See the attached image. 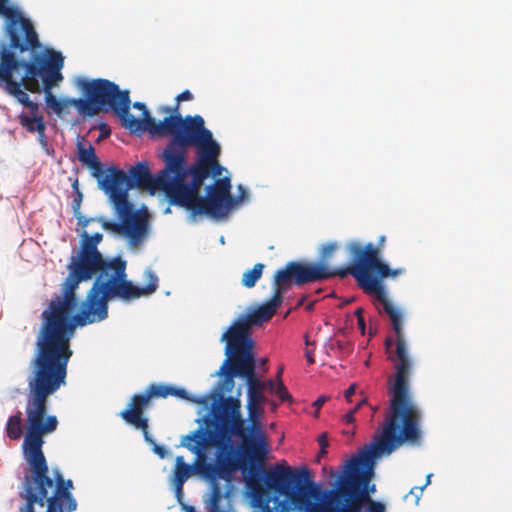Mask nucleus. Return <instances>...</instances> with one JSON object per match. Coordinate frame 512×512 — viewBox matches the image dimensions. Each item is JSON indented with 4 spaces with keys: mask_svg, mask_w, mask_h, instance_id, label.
Here are the masks:
<instances>
[{
    "mask_svg": "<svg viewBox=\"0 0 512 512\" xmlns=\"http://www.w3.org/2000/svg\"><path fill=\"white\" fill-rule=\"evenodd\" d=\"M81 237L80 252L71 258L60 293L41 312L33 357L69 361L77 327L105 320L109 300L129 301L148 296L158 288L159 279L152 270L144 273L147 285L138 287L127 280L126 261H106L97 249L102 233L90 235L83 231Z\"/></svg>",
    "mask_w": 512,
    "mask_h": 512,
    "instance_id": "1",
    "label": "nucleus"
},
{
    "mask_svg": "<svg viewBox=\"0 0 512 512\" xmlns=\"http://www.w3.org/2000/svg\"><path fill=\"white\" fill-rule=\"evenodd\" d=\"M390 394V413L381 434L368 451L347 462L345 472L334 488L301 487L305 478L290 473L279 476L290 494L282 511L295 507L304 512H363V503L368 499L367 487L374 474V459L390 454L406 442L415 444L421 439V413L411 394Z\"/></svg>",
    "mask_w": 512,
    "mask_h": 512,
    "instance_id": "2",
    "label": "nucleus"
},
{
    "mask_svg": "<svg viewBox=\"0 0 512 512\" xmlns=\"http://www.w3.org/2000/svg\"><path fill=\"white\" fill-rule=\"evenodd\" d=\"M69 361L32 357L29 364L28 393L26 398V434L22 444L29 474L23 480L25 500L20 512H73L77 502L70 490L71 480L60 472L55 479L49 477V468L42 451L44 436L58 426L55 415L48 414V399L65 385Z\"/></svg>",
    "mask_w": 512,
    "mask_h": 512,
    "instance_id": "3",
    "label": "nucleus"
},
{
    "mask_svg": "<svg viewBox=\"0 0 512 512\" xmlns=\"http://www.w3.org/2000/svg\"><path fill=\"white\" fill-rule=\"evenodd\" d=\"M9 0H0V15L7 20L5 35L8 42L0 43V82L8 94L26 107L30 114H37L39 106L33 102L22 87L31 93H40L44 82L47 51L36 53L41 47L32 22L22 16Z\"/></svg>",
    "mask_w": 512,
    "mask_h": 512,
    "instance_id": "4",
    "label": "nucleus"
},
{
    "mask_svg": "<svg viewBox=\"0 0 512 512\" xmlns=\"http://www.w3.org/2000/svg\"><path fill=\"white\" fill-rule=\"evenodd\" d=\"M9 0H0V15L7 20L5 35L8 42L0 43V82L8 94L26 107L30 114H37L39 106L33 102L22 87L31 93H40L44 82L47 51L36 53L41 47L32 22L22 16Z\"/></svg>",
    "mask_w": 512,
    "mask_h": 512,
    "instance_id": "5",
    "label": "nucleus"
},
{
    "mask_svg": "<svg viewBox=\"0 0 512 512\" xmlns=\"http://www.w3.org/2000/svg\"><path fill=\"white\" fill-rule=\"evenodd\" d=\"M349 249L351 265L348 267L331 268L325 263L288 262L285 268L277 270L274 274V293L271 299L253 312L240 316L231 326L247 327V330L250 331L252 326L269 321L281 306L283 294L292 284L303 285L335 276L344 278L350 274L356 279L358 286L363 291L376 292L382 295L378 282L368 274L369 270L375 268L383 274L386 273V267L377 262L372 246L369 245L367 250H361L358 245L352 244Z\"/></svg>",
    "mask_w": 512,
    "mask_h": 512,
    "instance_id": "6",
    "label": "nucleus"
},
{
    "mask_svg": "<svg viewBox=\"0 0 512 512\" xmlns=\"http://www.w3.org/2000/svg\"><path fill=\"white\" fill-rule=\"evenodd\" d=\"M220 145L213 135L205 140L191 142V146H180L163 150L161 159L165 164V173L169 172L168 199L171 204L193 208L199 198L200 188L212 173H222L219 164Z\"/></svg>",
    "mask_w": 512,
    "mask_h": 512,
    "instance_id": "7",
    "label": "nucleus"
},
{
    "mask_svg": "<svg viewBox=\"0 0 512 512\" xmlns=\"http://www.w3.org/2000/svg\"><path fill=\"white\" fill-rule=\"evenodd\" d=\"M386 238L384 235L380 236L378 239L377 246H375L373 243H367L365 246H362L359 242H350L346 245L347 251L350 253L349 247L352 244H356L360 247L361 250H367V247L369 245L372 246V250L375 253V257L378 263L386 267V273H382L379 269H371L369 270L368 274L371 278H374L379 286L380 290L382 292V295L376 293V292H369L364 291L366 294L372 295L381 305L383 308V311L389 316V319L392 324V328L396 335V341H395V353L393 355L388 356V360L393 362L395 374L390 377L389 381V392H402V393H410L409 388V375L412 369V359L409 356L406 341L403 334V327H402V318L403 313L401 309L394 306L388 299L387 293L385 291V288L382 284V279L387 277L395 278L398 275L402 274L404 272L403 269H391L386 263L381 261L380 258V251L383 248L385 244Z\"/></svg>",
    "mask_w": 512,
    "mask_h": 512,
    "instance_id": "8",
    "label": "nucleus"
},
{
    "mask_svg": "<svg viewBox=\"0 0 512 512\" xmlns=\"http://www.w3.org/2000/svg\"><path fill=\"white\" fill-rule=\"evenodd\" d=\"M221 340L226 341L227 358L220 367L219 374L225 377L227 383H232L235 377L244 379L248 387V402L260 405L264 401L262 391L265 383L256 376L251 331L247 327L230 326Z\"/></svg>",
    "mask_w": 512,
    "mask_h": 512,
    "instance_id": "9",
    "label": "nucleus"
},
{
    "mask_svg": "<svg viewBox=\"0 0 512 512\" xmlns=\"http://www.w3.org/2000/svg\"><path fill=\"white\" fill-rule=\"evenodd\" d=\"M288 473L294 475L295 477L300 476L305 478V480L301 482V487L316 485L310 479V473L308 469L303 468L300 470H294L289 466L277 464L274 468L264 471L263 480L265 487L261 484L260 480L255 477H249L246 480V486L251 494L253 501L258 506L266 510V512H304L303 510H299L295 507H290L289 509L282 511L284 506L283 504L290 500V494L288 490L286 491V484L279 480V476L286 475Z\"/></svg>",
    "mask_w": 512,
    "mask_h": 512,
    "instance_id": "10",
    "label": "nucleus"
},
{
    "mask_svg": "<svg viewBox=\"0 0 512 512\" xmlns=\"http://www.w3.org/2000/svg\"><path fill=\"white\" fill-rule=\"evenodd\" d=\"M99 186L107 195H123L129 201L128 191L137 187L145 189L151 194L163 191L168 197L169 172L165 167L153 177L147 162H138L132 166L128 174L116 167H109L106 175L99 179Z\"/></svg>",
    "mask_w": 512,
    "mask_h": 512,
    "instance_id": "11",
    "label": "nucleus"
},
{
    "mask_svg": "<svg viewBox=\"0 0 512 512\" xmlns=\"http://www.w3.org/2000/svg\"><path fill=\"white\" fill-rule=\"evenodd\" d=\"M170 115L163 120L156 121L148 119L157 137L170 136L164 150L174 149L180 146H191V142L205 140L212 136V132L205 127V122L200 115H187L182 117L180 113V102L176 101L170 107Z\"/></svg>",
    "mask_w": 512,
    "mask_h": 512,
    "instance_id": "12",
    "label": "nucleus"
},
{
    "mask_svg": "<svg viewBox=\"0 0 512 512\" xmlns=\"http://www.w3.org/2000/svg\"><path fill=\"white\" fill-rule=\"evenodd\" d=\"M80 87L85 99L73 101L80 114L93 117L101 111L111 110L115 115L118 111L126 112L129 92L120 90L114 82L103 78L83 80Z\"/></svg>",
    "mask_w": 512,
    "mask_h": 512,
    "instance_id": "13",
    "label": "nucleus"
},
{
    "mask_svg": "<svg viewBox=\"0 0 512 512\" xmlns=\"http://www.w3.org/2000/svg\"><path fill=\"white\" fill-rule=\"evenodd\" d=\"M114 209L121 220L120 222L107 221L97 218L102 228L115 234L125 236L132 245H138L144 241L148 234V213L146 209L134 210L130 201H126L124 194L108 195Z\"/></svg>",
    "mask_w": 512,
    "mask_h": 512,
    "instance_id": "14",
    "label": "nucleus"
},
{
    "mask_svg": "<svg viewBox=\"0 0 512 512\" xmlns=\"http://www.w3.org/2000/svg\"><path fill=\"white\" fill-rule=\"evenodd\" d=\"M231 183L228 177L218 179L208 187L207 197L199 196L195 201L193 208L188 210L193 215L207 214L219 216L238 204L239 199H235L231 193Z\"/></svg>",
    "mask_w": 512,
    "mask_h": 512,
    "instance_id": "15",
    "label": "nucleus"
},
{
    "mask_svg": "<svg viewBox=\"0 0 512 512\" xmlns=\"http://www.w3.org/2000/svg\"><path fill=\"white\" fill-rule=\"evenodd\" d=\"M64 66V57L59 51L47 49L46 69L42 91L45 93V102L56 115L62 116L64 110L68 106H74L73 101L76 99H58L52 94L51 90L57 86L62 80L63 75L61 69Z\"/></svg>",
    "mask_w": 512,
    "mask_h": 512,
    "instance_id": "16",
    "label": "nucleus"
},
{
    "mask_svg": "<svg viewBox=\"0 0 512 512\" xmlns=\"http://www.w3.org/2000/svg\"><path fill=\"white\" fill-rule=\"evenodd\" d=\"M217 430L222 437L224 442H231V436H238L242 438L243 441V450L245 455L249 458V462L251 464V476L255 477L257 474V465H262L264 462L265 456L257 457L254 456L252 452V448L250 446V441L252 440V434L249 433L246 426V421L243 419L241 413L227 419L226 421L216 425Z\"/></svg>",
    "mask_w": 512,
    "mask_h": 512,
    "instance_id": "17",
    "label": "nucleus"
},
{
    "mask_svg": "<svg viewBox=\"0 0 512 512\" xmlns=\"http://www.w3.org/2000/svg\"><path fill=\"white\" fill-rule=\"evenodd\" d=\"M219 451L216 456L215 464H208L206 466L207 474L222 479L228 478L232 472L241 468L243 471L246 469V460L249 458L243 451L241 458L235 457L233 454V447L231 442H221L218 444Z\"/></svg>",
    "mask_w": 512,
    "mask_h": 512,
    "instance_id": "18",
    "label": "nucleus"
},
{
    "mask_svg": "<svg viewBox=\"0 0 512 512\" xmlns=\"http://www.w3.org/2000/svg\"><path fill=\"white\" fill-rule=\"evenodd\" d=\"M150 400L145 392L135 394L130 401L127 409L120 413V416L126 423L140 429L148 443H154L148 431V419L143 417V411L149 407Z\"/></svg>",
    "mask_w": 512,
    "mask_h": 512,
    "instance_id": "19",
    "label": "nucleus"
},
{
    "mask_svg": "<svg viewBox=\"0 0 512 512\" xmlns=\"http://www.w3.org/2000/svg\"><path fill=\"white\" fill-rule=\"evenodd\" d=\"M131 100L129 99V103L127 104L126 112L118 111L117 115L121 121V125L128 129L131 133H140V132H148L151 136H156V133L152 127V125L148 122V119H154L147 107L142 102H134L133 107L142 111V119L135 118L130 113Z\"/></svg>",
    "mask_w": 512,
    "mask_h": 512,
    "instance_id": "20",
    "label": "nucleus"
},
{
    "mask_svg": "<svg viewBox=\"0 0 512 512\" xmlns=\"http://www.w3.org/2000/svg\"><path fill=\"white\" fill-rule=\"evenodd\" d=\"M247 409L249 412L250 423L247 425V430L252 434V440L250 446L254 456L262 457L266 456L268 444L266 442L265 433L262 430L261 423L259 421L260 416V405L247 403Z\"/></svg>",
    "mask_w": 512,
    "mask_h": 512,
    "instance_id": "21",
    "label": "nucleus"
},
{
    "mask_svg": "<svg viewBox=\"0 0 512 512\" xmlns=\"http://www.w3.org/2000/svg\"><path fill=\"white\" fill-rule=\"evenodd\" d=\"M206 512H231V499L229 492H223L221 486L213 481L210 491L204 499Z\"/></svg>",
    "mask_w": 512,
    "mask_h": 512,
    "instance_id": "22",
    "label": "nucleus"
},
{
    "mask_svg": "<svg viewBox=\"0 0 512 512\" xmlns=\"http://www.w3.org/2000/svg\"><path fill=\"white\" fill-rule=\"evenodd\" d=\"M241 413V402L237 398H222L219 409L215 412L216 425Z\"/></svg>",
    "mask_w": 512,
    "mask_h": 512,
    "instance_id": "23",
    "label": "nucleus"
},
{
    "mask_svg": "<svg viewBox=\"0 0 512 512\" xmlns=\"http://www.w3.org/2000/svg\"><path fill=\"white\" fill-rule=\"evenodd\" d=\"M181 444L191 452L200 456L202 450L206 447L207 444L206 432L202 428H198L190 434L184 436Z\"/></svg>",
    "mask_w": 512,
    "mask_h": 512,
    "instance_id": "24",
    "label": "nucleus"
},
{
    "mask_svg": "<svg viewBox=\"0 0 512 512\" xmlns=\"http://www.w3.org/2000/svg\"><path fill=\"white\" fill-rule=\"evenodd\" d=\"M78 159L80 162L92 169L94 171V175L99 178L102 173V166L91 144H89L88 148L78 144Z\"/></svg>",
    "mask_w": 512,
    "mask_h": 512,
    "instance_id": "25",
    "label": "nucleus"
},
{
    "mask_svg": "<svg viewBox=\"0 0 512 512\" xmlns=\"http://www.w3.org/2000/svg\"><path fill=\"white\" fill-rule=\"evenodd\" d=\"M19 122L28 132L34 133L37 132L41 137H44L45 134V124L43 121V117L37 114H31L28 116L24 113L18 116Z\"/></svg>",
    "mask_w": 512,
    "mask_h": 512,
    "instance_id": "26",
    "label": "nucleus"
},
{
    "mask_svg": "<svg viewBox=\"0 0 512 512\" xmlns=\"http://www.w3.org/2000/svg\"><path fill=\"white\" fill-rule=\"evenodd\" d=\"M192 473V466L185 463L183 456H177L174 471V481L179 482L180 485H184V483L192 475Z\"/></svg>",
    "mask_w": 512,
    "mask_h": 512,
    "instance_id": "27",
    "label": "nucleus"
},
{
    "mask_svg": "<svg viewBox=\"0 0 512 512\" xmlns=\"http://www.w3.org/2000/svg\"><path fill=\"white\" fill-rule=\"evenodd\" d=\"M6 434L11 440H18L22 436V414L17 412L8 418Z\"/></svg>",
    "mask_w": 512,
    "mask_h": 512,
    "instance_id": "28",
    "label": "nucleus"
},
{
    "mask_svg": "<svg viewBox=\"0 0 512 512\" xmlns=\"http://www.w3.org/2000/svg\"><path fill=\"white\" fill-rule=\"evenodd\" d=\"M264 264L257 263L253 266V268L247 270L243 273L241 283L246 288H253L257 281L261 278Z\"/></svg>",
    "mask_w": 512,
    "mask_h": 512,
    "instance_id": "29",
    "label": "nucleus"
},
{
    "mask_svg": "<svg viewBox=\"0 0 512 512\" xmlns=\"http://www.w3.org/2000/svg\"><path fill=\"white\" fill-rule=\"evenodd\" d=\"M144 392L149 400L152 398H167L170 396V385L151 384Z\"/></svg>",
    "mask_w": 512,
    "mask_h": 512,
    "instance_id": "30",
    "label": "nucleus"
},
{
    "mask_svg": "<svg viewBox=\"0 0 512 512\" xmlns=\"http://www.w3.org/2000/svg\"><path fill=\"white\" fill-rule=\"evenodd\" d=\"M81 201H82V194L80 192H78L77 197L74 198V200H73L72 208H73L75 217H77V219H78V225H80L82 228H84V227L88 226V224L90 222H93L95 219L94 218L86 219L83 216L79 215Z\"/></svg>",
    "mask_w": 512,
    "mask_h": 512,
    "instance_id": "31",
    "label": "nucleus"
},
{
    "mask_svg": "<svg viewBox=\"0 0 512 512\" xmlns=\"http://www.w3.org/2000/svg\"><path fill=\"white\" fill-rule=\"evenodd\" d=\"M338 245L335 242H329L323 245L321 249V260L318 263H325L328 267H330L327 263V260L331 257V255L337 250Z\"/></svg>",
    "mask_w": 512,
    "mask_h": 512,
    "instance_id": "32",
    "label": "nucleus"
},
{
    "mask_svg": "<svg viewBox=\"0 0 512 512\" xmlns=\"http://www.w3.org/2000/svg\"><path fill=\"white\" fill-rule=\"evenodd\" d=\"M273 393L280 399L281 402L292 401V396L288 392L283 381L276 383V388Z\"/></svg>",
    "mask_w": 512,
    "mask_h": 512,
    "instance_id": "33",
    "label": "nucleus"
},
{
    "mask_svg": "<svg viewBox=\"0 0 512 512\" xmlns=\"http://www.w3.org/2000/svg\"><path fill=\"white\" fill-rule=\"evenodd\" d=\"M367 488H369V486ZM367 491H368V499L365 500L363 503V507L365 505H367V512H385V506L381 502L373 501L370 498L369 489H367Z\"/></svg>",
    "mask_w": 512,
    "mask_h": 512,
    "instance_id": "34",
    "label": "nucleus"
},
{
    "mask_svg": "<svg viewBox=\"0 0 512 512\" xmlns=\"http://www.w3.org/2000/svg\"><path fill=\"white\" fill-rule=\"evenodd\" d=\"M318 443L320 446V451H319V455H318V459H319L321 456L327 454V447L329 446V442H328V434L326 432L319 435Z\"/></svg>",
    "mask_w": 512,
    "mask_h": 512,
    "instance_id": "35",
    "label": "nucleus"
},
{
    "mask_svg": "<svg viewBox=\"0 0 512 512\" xmlns=\"http://www.w3.org/2000/svg\"><path fill=\"white\" fill-rule=\"evenodd\" d=\"M431 475L427 476L426 483L423 486H415L412 487L409 491V495H413L416 499V503H418L420 497L422 496L424 488L430 483Z\"/></svg>",
    "mask_w": 512,
    "mask_h": 512,
    "instance_id": "36",
    "label": "nucleus"
},
{
    "mask_svg": "<svg viewBox=\"0 0 512 512\" xmlns=\"http://www.w3.org/2000/svg\"><path fill=\"white\" fill-rule=\"evenodd\" d=\"M170 396H176L181 399H189L188 393L183 388H176L173 386H170Z\"/></svg>",
    "mask_w": 512,
    "mask_h": 512,
    "instance_id": "37",
    "label": "nucleus"
},
{
    "mask_svg": "<svg viewBox=\"0 0 512 512\" xmlns=\"http://www.w3.org/2000/svg\"><path fill=\"white\" fill-rule=\"evenodd\" d=\"M193 99V94L189 90H184L176 97V101H191Z\"/></svg>",
    "mask_w": 512,
    "mask_h": 512,
    "instance_id": "38",
    "label": "nucleus"
},
{
    "mask_svg": "<svg viewBox=\"0 0 512 512\" xmlns=\"http://www.w3.org/2000/svg\"><path fill=\"white\" fill-rule=\"evenodd\" d=\"M327 399H328V397H326V396H320L314 401L313 406L316 408V412H315L316 417L319 414V409L323 406V404L327 401Z\"/></svg>",
    "mask_w": 512,
    "mask_h": 512,
    "instance_id": "39",
    "label": "nucleus"
},
{
    "mask_svg": "<svg viewBox=\"0 0 512 512\" xmlns=\"http://www.w3.org/2000/svg\"><path fill=\"white\" fill-rule=\"evenodd\" d=\"M100 130V138H107L110 136L111 129L106 123H101L99 125Z\"/></svg>",
    "mask_w": 512,
    "mask_h": 512,
    "instance_id": "40",
    "label": "nucleus"
},
{
    "mask_svg": "<svg viewBox=\"0 0 512 512\" xmlns=\"http://www.w3.org/2000/svg\"><path fill=\"white\" fill-rule=\"evenodd\" d=\"M356 392V384H351L344 393V397L348 402H351L352 396Z\"/></svg>",
    "mask_w": 512,
    "mask_h": 512,
    "instance_id": "41",
    "label": "nucleus"
},
{
    "mask_svg": "<svg viewBox=\"0 0 512 512\" xmlns=\"http://www.w3.org/2000/svg\"><path fill=\"white\" fill-rule=\"evenodd\" d=\"M342 420L348 424L350 423H354L355 422V417H354V411H349L348 413H346L343 417H342Z\"/></svg>",
    "mask_w": 512,
    "mask_h": 512,
    "instance_id": "42",
    "label": "nucleus"
},
{
    "mask_svg": "<svg viewBox=\"0 0 512 512\" xmlns=\"http://www.w3.org/2000/svg\"><path fill=\"white\" fill-rule=\"evenodd\" d=\"M239 192H240L239 196L234 197L235 199H239L238 204L243 202L246 198H248V194L242 186H239Z\"/></svg>",
    "mask_w": 512,
    "mask_h": 512,
    "instance_id": "43",
    "label": "nucleus"
},
{
    "mask_svg": "<svg viewBox=\"0 0 512 512\" xmlns=\"http://www.w3.org/2000/svg\"><path fill=\"white\" fill-rule=\"evenodd\" d=\"M305 356H306V359H307V362H308L309 365L314 364L315 359H314V355H313V351L312 350H307L306 353H305Z\"/></svg>",
    "mask_w": 512,
    "mask_h": 512,
    "instance_id": "44",
    "label": "nucleus"
},
{
    "mask_svg": "<svg viewBox=\"0 0 512 512\" xmlns=\"http://www.w3.org/2000/svg\"><path fill=\"white\" fill-rule=\"evenodd\" d=\"M264 383H265V388H268L270 390V392L273 393L276 388L275 382L273 380H267Z\"/></svg>",
    "mask_w": 512,
    "mask_h": 512,
    "instance_id": "45",
    "label": "nucleus"
},
{
    "mask_svg": "<svg viewBox=\"0 0 512 512\" xmlns=\"http://www.w3.org/2000/svg\"><path fill=\"white\" fill-rule=\"evenodd\" d=\"M157 111L160 114H167V116H168V115H170L171 110H170V106H160V107H158Z\"/></svg>",
    "mask_w": 512,
    "mask_h": 512,
    "instance_id": "46",
    "label": "nucleus"
},
{
    "mask_svg": "<svg viewBox=\"0 0 512 512\" xmlns=\"http://www.w3.org/2000/svg\"><path fill=\"white\" fill-rule=\"evenodd\" d=\"M366 403H367V400L365 398H363L350 411H354V414H355Z\"/></svg>",
    "mask_w": 512,
    "mask_h": 512,
    "instance_id": "47",
    "label": "nucleus"
},
{
    "mask_svg": "<svg viewBox=\"0 0 512 512\" xmlns=\"http://www.w3.org/2000/svg\"><path fill=\"white\" fill-rule=\"evenodd\" d=\"M366 403H367V400L365 398H363L350 411H354V414H355Z\"/></svg>",
    "mask_w": 512,
    "mask_h": 512,
    "instance_id": "48",
    "label": "nucleus"
},
{
    "mask_svg": "<svg viewBox=\"0 0 512 512\" xmlns=\"http://www.w3.org/2000/svg\"><path fill=\"white\" fill-rule=\"evenodd\" d=\"M357 324H358V328L360 329L361 333L364 334L365 333V320H364V318H360L359 320H357Z\"/></svg>",
    "mask_w": 512,
    "mask_h": 512,
    "instance_id": "49",
    "label": "nucleus"
},
{
    "mask_svg": "<svg viewBox=\"0 0 512 512\" xmlns=\"http://www.w3.org/2000/svg\"><path fill=\"white\" fill-rule=\"evenodd\" d=\"M175 485H176V494H177L178 498H181L182 491H183V485H180L179 482H175Z\"/></svg>",
    "mask_w": 512,
    "mask_h": 512,
    "instance_id": "50",
    "label": "nucleus"
},
{
    "mask_svg": "<svg viewBox=\"0 0 512 512\" xmlns=\"http://www.w3.org/2000/svg\"><path fill=\"white\" fill-rule=\"evenodd\" d=\"M363 313H364V310L363 308L359 307L355 310V316L357 317V320H359L360 318H364L363 317Z\"/></svg>",
    "mask_w": 512,
    "mask_h": 512,
    "instance_id": "51",
    "label": "nucleus"
},
{
    "mask_svg": "<svg viewBox=\"0 0 512 512\" xmlns=\"http://www.w3.org/2000/svg\"><path fill=\"white\" fill-rule=\"evenodd\" d=\"M154 451H155L157 454H159L161 457H163V456H164L165 450H164V448H163V447H160V446H157V445H156V446H155V448H154Z\"/></svg>",
    "mask_w": 512,
    "mask_h": 512,
    "instance_id": "52",
    "label": "nucleus"
},
{
    "mask_svg": "<svg viewBox=\"0 0 512 512\" xmlns=\"http://www.w3.org/2000/svg\"><path fill=\"white\" fill-rule=\"evenodd\" d=\"M283 370H284L283 367H280L279 370L276 373V381H277V383L279 381H282Z\"/></svg>",
    "mask_w": 512,
    "mask_h": 512,
    "instance_id": "53",
    "label": "nucleus"
},
{
    "mask_svg": "<svg viewBox=\"0 0 512 512\" xmlns=\"http://www.w3.org/2000/svg\"><path fill=\"white\" fill-rule=\"evenodd\" d=\"M392 343H393V341H392V339H390V338H387V339L385 340V346H386V349H387V350H389V348L391 347Z\"/></svg>",
    "mask_w": 512,
    "mask_h": 512,
    "instance_id": "54",
    "label": "nucleus"
},
{
    "mask_svg": "<svg viewBox=\"0 0 512 512\" xmlns=\"http://www.w3.org/2000/svg\"><path fill=\"white\" fill-rule=\"evenodd\" d=\"M343 433L346 434V435L353 436L354 435V430H352V431H343Z\"/></svg>",
    "mask_w": 512,
    "mask_h": 512,
    "instance_id": "55",
    "label": "nucleus"
},
{
    "mask_svg": "<svg viewBox=\"0 0 512 512\" xmlns=\"http://www.w3.org/2000/svg\"><path fill=\"white\" fill-rule=\"evenodd\" d=\"M267 362H268L267 358H263V359L261 360V364H262V365H265Z\"/></svg>",
    "mask_w": 512,
    "mask_h": 512,
    "instance_id": "56",
    "label": "nucleus"
},
{
    "mask_svg": "<svg viewBox=\"0 0 512 512\" xmlns=\"http://www.w3.org/2000/svg\"><path fill=\"white\" fill-rule=\"evenodd\" d=\"M188 512H195L193 507H189Z\"/></svg>",
    "mask_w": 512,
    "mask_h": 512,
    "instance_id": "57",
    "label": "nucleus"
},
{
    "mask_svg": "<svg viewBox=\"0 0 512 512\" xmlns=\"http://www.w3.org/2000/svg\"><path fill=\"white\" fill-rule=\"evenodd\" d=\"M374 490H375V485H372L371 492H374Z\"/></svg>",
    "mask_w": 512,
    "mask_h": 512,
    "instance_id": "58",
    "label": "nucleus"
}]
</instances>
